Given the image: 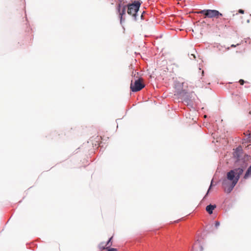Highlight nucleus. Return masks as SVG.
<instances>
[{
	"mask_svg": "<svg viewBox=\"0 0 251 251\" xmlns=\"http://www.w3.org/2000/svg\"><path fill=\"white\" fill-rule=\"evenodd\" d=\"M251 176V166L249 168V169L247 171V172L244 176V178L245 179H247Z\"/></svg>",
	"mask_w": 251,
	"mask_h": 251,
	"instance_id": "obj_7",
	"label": "nucleus"
},
{
	"mask_svg": "<svg viewBox=\"0 0 251 251\" xmlns=\"http://www.w3.org/2000/svg\"><path fill=\"white\" fill-rule=\"evenodd\" d=\"M216 207V205L210 204L206 206V210L209 214H211L213 213V210H214Z\"/></svg>",
	"mask_w": 251,
	"mask_h": 251,
	"instance_id": "obj_6",
	"label": "nucleus"
},
{
	"mask_svg": "<svg viewBox=\"0 0 251 251\" xmlns=\"http://www.w3.org/2000/svg\"><path fill=\"white\" fill-rule=\"evenodd\" d=\"M141 3L139 1H135L132 4L128 5L127 13L132 15L135 18L136 17V14L139 10Z\"/></svg>",
	"mask_w": 251,
	"mask_h": 251,
	"instance_id": "obj_3",
	"label": "nucleus"
},
{
	"mask_svg": "<svg viewBox=\"0 0 251 251\" xmlns=\"http://www.w3.org/2000/svg\"><path fill=\"white\" fill-rule=\"evenodd\" d=\"M249 114L251 115V111L249 112Z\"/></svg>",
	"mask_w": 251,
	"mask_h": 251,
	"instance_id": "obj_17",
	"label": "nucleus"
},
{
	"mask_svg": "<svg viewBox=\"0 0 251 251\" xmlns=\"http://www.w3.org/2000/svg\"><path fill=\"white\" fill-rule=\"evenodd\" d=\"M143 79L142 78H138L135 80L134 82L131 81L130 84V89L133 92H137L141 90L145 87V85L142 83Z\"/></svg>",
	"mask_w": 251,
	"mask_h": 251,
	"instance_id": "obj_4",
	"label": "nucleus"
},
{
	"mask_svg": "<svg viewBox=\"0 0 251 251\" xmlns=\"http://www.w3.org/2000/svg\"><path fill=\"white\" fill-rule=\"evenodd\" d=\"M106 250H107V251H118L117 249L109 248L108 247H106Z\"/></svg>",
	"mask_w": 251,
	"mask_h": 251,
	"instance_id": "obj_9",
	"label": "nucleus"
},
{
	"mask_svg": "<svg viewBox=\"0 0 251 251\" xmlns=\"http://www.w3.org/2000/svg\"><path fill=\"white\" fill-rule=\"evenodd\" d=\"M231 47H236V46L235 45H232L231 46Z\"/></svg>",
	"mask_w": 251,
	"mask_h": 251,
	"instance_id": "obj_16",
	"label": "nucleus"
},
{
	"mask_svg": "<svg viewBox=\"0 0 251 251\" xmlns=\"http://www.w3.org/2000/svg\"><path fill=\"white\" fill-rule=\"evenodd\" d=\"M211 186H212V183L211 184V185L210 186V187L209 188V189H208V191H207V193H206V194L205 197H206L208 195V194L209 193V191L210 189H211Z\"/></svg>",
	"mask_w": 251,
	"mask_h": 251,
	"instance_id": "obj_14",
	"label": "nucleus"
},
{
	"mask_svg": "<svg viewBox=\"0 0 251 251\" xmlns=\"http://www.w3.org/2000/svg\"><path fill=\"white\" fill-rule=\"evenodd\" d=\"M191 55L193 56L194 58H196V56L194 54H191Z\"/></svg>",
	"mask_w": 251,
	"mask_h": 251,
	"instance_id": "obj_15",
	"label": "nucleus"
},
{
	"mask_svg": "<svg viewBox=\"0 0 251 251\" xmlns=\"http://www.w3.org/2000/svg\"><path fill=\"white\" fill-rule=\"evenodd\" d=\"M248 139L249 140V141L250 142H251V133L249 134V136H248Z\"/></svg>",
	"mask_w": 251,
	"mask_h": 251,
	"instance_id": "obj_12",
	"label": "nucleus"
},
{
	"mask_svg": "<svg viewBox=\"0 0 251 251\" xmlns=\"http://www.w3.org/2000/svg\"><path fill=\"white\" fill-rule=\"evenodd\" d=\"M120 6H121L120 4H119L118 6V11H119V12L120 13V15H121V18H122V15L125 14L126 7L124 6V7H123V8L122 9V12H120Z\"/></svg>",
	"mask_w": 251,
	"mask_h": 251,
	"instance_id": "obj_8",
	"label": "nucleus"
},
{
	"mask_svg": "<svg viewBox=\"0 0 251 251\" xmlns=\"http://www.w3.org/2000/svg\"><path fill=\"white\" fill-rule=\"evenodd\" d=\"M238 12L239 13H241V14H244V11L242 9H239V11H238Z\"/></svg>",
	"mask_w": 251,
	"mask_h": 251,
	"instance_id": "obj_13",
	"label": "nucleus"
},
{
	"mask_svg": "<svg viewBox=\"0 0 251 251\" xmlns=\"http://www.w3.org/2000/svg\"><path fill=\"white\" fill-rule=\"evenodd\" d=\"M239 83L241 84V85H243L245 83V81L243 79H240L239 81Z\"/></svg>",
	"mask_w": 251,
	"mask_h": 251,
	"instance_id": "obj_10",
	"label": "nucleus"
},
{
	"mask_svg": "<svg viewBox=\"0 0 251 251\" xmlns=\"http://www.w3.org/2000/svg\"><path fill=\"white\" fill-rule=\"evenodd\" d=\"M215 227L217 228L220 226V222L216 221L215 224Z\"/></svg>",
	"mask_w": 251,
	"mask_h": 251,
	"instance_id": "obj_11",
	"label": "nucleus"
},
{
	"mask_svg": "<svg viewBox=\"0 0 251 251\" xmlns=\"http://www.w3.org/2000/svg\"><path fill=\"white\" fill-rule=\"evenodd\" d=\"M112 239V237H111L106 244L104 242L100 243L99 245V248L101 250H104L106 249V246H107V247L111 246L112 245V243H111Z\"/></svg>",
	"mask_w": 251,
	"mask_h": 251,
	"instance_id": "obj_5",
	"label": "nucleus"
},
{
	"mask_svg": "<svg viewBox=\"0 0 251 251\" xmlns=\"http://www.w3.org/2000/svg\"><path fill=\"white\" fill-rule=\"evenodd\" d=\"M243 171V169L239 168L230 170L227 173V180H224L222 183L223 187L226 192L229 193L232 190Z\"/></svg>",
	"mask_w": 251,
	"mask_h": 251,
	"instance_id": "obj_1",
	"label": "nucleus"
},
{
	"mask_svg": "<svg viewBox=\"0 0 251 251\" xmlns=\"http://www.w3.org/2000/svg\"><path fill=\"white\" fill-rule=\"evenodd\" d=\"M198 14H203L206 17L209 18H218L219 16H222V13H220L218 10H203L199 12H196Z\"/></svg>",
	"mask_w": 251,
	"mask_h": 251,
	"instance_id": "obj_2",
	"label": "nucleus"
}]
</instances>
